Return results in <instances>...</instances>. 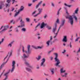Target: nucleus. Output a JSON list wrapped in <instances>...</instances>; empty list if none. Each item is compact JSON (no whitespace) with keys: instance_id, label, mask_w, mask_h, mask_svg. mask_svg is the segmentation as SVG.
<instances>
[{"instance_id":"1","label":"nucleus","mask_w":80,"mask_h":80,"mask_svg":"<svg viewBox=\"0 0 80 80\" xmlns=\"http://www.w3.org/2000/svg\"><path fill=\"white\" fill-rule=\"evenodd\" d=\"M30 45H28V47H27V50H28L27 51H25V48L23 46H22V52L23 53H24V52H25V53H24L23 54V57L24 58H28V55L30 54L31 53V51H30Z\"/></svg>"},{"instance_id":"2","label":"nucleus","mask_w":80,"mask_h":80,"mask_svg":"<svg viewBox=\"0 0 80 80\" xmlns=\"http://www.w3.org/2000/svg\"><path fill=\"white\" fill-rule=\"evenodd\" d=\"M54 55H55L54 60L55 62H56L55 64V66L56 67H60L61 66L59 65L60 63V61L58 58V54L57 53H54Z\"/></svg>"},{"instance_id":"3","label":"nucleus","mask_w":80,"mask_h":80,"mask_svg":"<svg viewBox=\"0 0 80 80\" xmlns=\"http://www.w3.org/2000/svg\"><path fill=\"white\" fill-rule=\"evenodd\" d=\"M12 52H9L7 56L4 58V61H6L5 62H4L2 64H3L4 65L8 62V59H9V58H10V57L12 55Z\"/></svg>"},{"instance_id":"4","label":"nucleus","mask_w":80,"mask_h":80,"mask_svg":"<svg viewBox=\"0 0 80 80\" xmlns=\"http://www.w3.org/2000/svg\"><path fill=\"white\" fill-rule=\"evenodd\" d=\"M57 29V23H55V27L54 28L52 29V32L54 33L55 36H54L53 38H55L57 36V35H58V33L59 31L58 32V30L57 32L55 33V31H56V30Z\"/></svg>"},{"instance_id":"5","label":"nucleus","mask_w":80,"mask_h":80,"mask_svg":"<svg viewBox=\"0 0 80 80\" xmlns=\"http://www.w3.org/2000/svg\"><path fill=\"white\" fill-rule=\"evenodd\" d=\"M60 72L61 75L62 77H67V75H68V73H65V74L64 75H63V74H62V73H65V70H63V68H62L60 70Z\"/></svg>"},{"instance_id":"6","label":"nucleus","mask_w":80,"mask_h":80,"mask_svg":"<svg viewBox=\"0 0 80 80\" xmlns=\"http://www.w3.org/2000/svg\"><path fill=\"white\" fill-rule=\"evenodd\" d=\"M66 18H68L69 19V20L71 25H73V19L72 16H68V17H66Z\"/></svg>"},{"instance_id":"7","label":"nucleus","mask_w":80,"mask_h":80,"mask_svg":"<svg viewBox=\"0 0 80 80\" xmlns=\"http://www.w3.org/2000/svg\"><path fill=\"white\" fill-rule=\"evenodd\" d=\"M15 61H13L12 62V68L11 70H10L11 71V73H12L13 71H14V70H15Z\"/></svg>"},{"instance_id":"8","label":"nucleus","mask_w":80,"mask_h":80,"mask_svg":"<svg viewBox=\"0 0 80 80\" xmlns=\"http://www.w3.org/2000/svg\"><path fill=\"white\" fill-rule=\"evenodd\" d=\"M65 19H63L61 21V25H60L58 29V32L60 30V28H62V26H63L64 25V24H65Z\"/></svg>"},{"instance_id":"9","label":"nucleus","mask_w":80,"mask_h":80,"mask_svg":"<svg viewBox=\"0 0 80 80\" xmlns=\"http://www.w3.org/2000/svg\"><path fill=\"white\" fill-rule=\"evenodd\" d=\"M24 63L27 66H28V67H29V68H33V66L31 65L30 64L28 63V62H27L26 60H24Z\"/></svg>"},{"instance_id":"10","label":"nucleus","mask_w":80,"mask_h":80,"mask_svg":"<svg viewBox=\"0 0 80 80\" xmlns=\"http://www.w3.org/2000/svg\"><path fill=\"white\" fill-rule=\"evenodd\" d=\"M41 61L42 62L40 64V66L41 67H44L45 66V64H44L45 62V58L42 59Z\"/></svg>"},{"instance_id":"11","label":"nucleus","mask_w":80,"mask_h":80,"mask_svg":"<svg viewBox=\"0 0 80 80\" xmlns=\"http://www.w3.org/2000/svg\"><path fill=\"white\" fill-rule=\"evenodd\" d=\"M42 9H41L40 8H38V10L39 12V13H38L37 14L35 15H34V17H37V16L38 15H39V14H40V13H42Z\"/></svg>"},{"instance_id":"12","label":"nucleus","mask_w":80,"mask_h":80,"mask_svg":"<svg viewBox=\"0 0 80 80\" xmlns=\"http://www.w3.org/2000/svg\"><path fill=\"white\" fill-rule=\"evenodd\" d=\"M46 25L47 24H45L44 22H42L41 24L40 28L41 29L43 28H44Z\"/></svg>"},{"instance_id":"13","label":"nucleus","mask_w":80,"mask_h":80,"mask_svg":"<svg viewBox=\"0 0 80 80\" xmlns=\"http://www.w3.org/2000/svg\"><path fill=\"white\" fill-rule=\"evenodd\" d=\"M9 26H6L4 27V28L2 30V32H5L7 30V28H8Z\"/></svg>"},{"instance_id":"14","label":"nucleus","mask_w":80,"mask_h":80,"mask_svg":"<svg viewBox=\"0 0 80 80\" xmlns=\"http://www.w3.org/2000/svg\"><path fill=\"white\" fill-rule=\"evenodd\" d=\"M79 10V8H77L74 11V13H73V15L75 14H78V11Z\"/></svg>"},{"instance_id":"15","label":"nucleus","mask_w":80,"mask_h":80,"mask_svg":"<svg viewBox=\"0 0 80 80\" xmlns=\"http://www.w3.org/2000/svg\"><path fill=\"white\" fill-rule=\"evenodd\" d=\"M32 48H35V49H41V48H42V47L40 46H38L37 47H36L35 46L32 45Z\"/></svg>"},{"instance_id":"16","label":"nucleus","mask_w":80,"mask_h":80,"mask_svg":"<svg viewBox=\"0 0 80 80\" xmlns=\"http://www.w3.org/2000/svg\"><path fill=\"white\" fill-rule=\"evenodd\" d=\"M22 17H19L18 18L17 20H16V21L17 22H18V21H19V20H20V22H22Z\"/></svg>"},{"instance_id":"17","label":"nucleus","mask_w":80,"mask_h":80,"mask_svg":"<svg viewBox=\"0 0 80 80\" xmlns=\"http://www.w3.org/2000/svg\"><path fill=\"white\" fill-rule=\"evenodd\" d=\"M62 42H67V36H65L64 37L62 40Z\"/></svg>"},{"instance_id":"18","label":"nucleus","mask_w":80,"mask_h":80,"mask_svg":"<svg viewBox=\"0 0 80 80\" xmlns=\"http://www.w3.org/2000/svg\"><path fill=\"white\" fill-rule=\"evenodd\" d=\"M42 3V1H41L39 2L38 4H37L36 6V8H38L39 7V6Z\"/></svg>"},{"instance_id":"19","label":"nucleus","mask_w":80,"mask_h":80,"mask_svg":"<svg viewBox=\"0 0 80 80\" xmlns=\"http://www.w3.org/2000/svg\"><path fill=\"white\" fill-rule=\"evenodd\" d=\"M4 4H3V2H1L0 5V9H1L2 8V7H4Z\"/></svg>"},{"instance_id":"20","label":"nucleus","mask_w":80,"mask_h":80,"mask_svg":"<svg viewBox=\"0 0 80 80\" xmlns=\"http://www.w3.org/2000/svg\"><path fill=\"white\" fill-rule=\"evenodd\" d=\"M10 6V4L8 3H6L5 4V7H6V8H9Z\"/></svg>"},{"instance_id":"21","label":"nucleus","mask_w":80,"mask_h":80,"mask_svg":"<svg viewBox=\"0 0 80 80\" xmlns=\"http://www.w3.org/2000/svg\"><path fill=\"white\" fill-rule=\"evenodd\" d=\"M24 9V7L23 6H22L21 7L20 9L18 10L19 12H22V11H23Z\"/></svg>"},{"instance_id":"22","label":"nucleus","mask_w":80,"mask_h":80,"mask_svg":"<svg viewBox=\"0 0 80 80\" xmlns=\"http://www.w3.org/2000/svg\"><path fill=\"white\" fill-rule=\"evenodd\" d=\"M13 44V42H11L9 43L8 45V47H12V44Z\"/></svg>"},{"instance_id":"23","label":"nucleus","mask_w":80,"mask_h":80,"mask_svg":"<svg viewBox=\"0 0 80 80\" xmlns=\"http://www.w3.org/2000/svg\"><path fill=\"white\" fill-rule=\"evenodd\" d=\"M72 17H73V18L75 19V21L76 22H77V18L75 15H72Z\"/></svg>"},{"instance_id":"24","label":"nucleus","mask_w":80,"mask_h":80,"mask_svg":"<svg viewBox=\"0 0 80 80\" xmlns=\"http://www.w3.org/2000/svg\"><path fill=\"white\" fill-rule=\"evenodd\" d=\"M26 69L27 71H28V72H32V70L30 69V68H25Z\"/></svg>"},{"instance_id":"25","label":"nucleus","mask_w":80,"mask_h":80,"mask_svg":"<svg viewBox=\"0 0 80 80\" xmlns=\"http://www.w3.org/2000/svg\"><path fill=\"white\" fill-rule=\"evenodd\" d=\"M51 72L52 75L54 74V69L52 68L50 70Z\"/></svg>"},{"instance_id":"26","label":"nucleus","mask_w":80,"mask_h":80,"mask_svg":"<svg viewBox=\"0 0 80 80\" xmlns=\"http://www.w3.org/2000/svg\"><path fill=\"white\" fill-rule=\"evenodd\" d=\"M21 27H25V24H24V22L22 21V22H21Z\"/></svg>"},{"instance_id":"27","label":"nucleus","mask_w":80,"mask_h":80,"mask_svg":"<svg viewBox=\"0 0 80 80\" xmlns=\"http://www.w3.org/2000/svg\"><path fill=\"white\" fill-rule=\"evenodd\" d=\"M50 42H51V41H49V40H48L46 44H47V46L48 47V46H49V45H50Z\"/></svg>"},{"instance_id":"28","label":"nucleus","mask_w":80,"mask_h":80,"mask_svg":"<svg viewBox=\"0 0 80 80\" xmlns=\"http://www.w3.org/2000/svg\"><path fill=\"white\" fill-rule=\"evenodd\" d=\"M65 10L66 11V13L68 14V11H67V8L66 7H64V8Z\"/></svg>"},{"instance_id":"29","label":"nucleus","mask_w":80,"mask_h":80,"mask_svg":"<svg viewBox=\"0 0 80 80\" xmlns=\"http://www.w3.org/2000/svg\"><path fill=\"white\" fill-rule=\"evenodd\" d=\"M41 56H38V58H36V59H37V60H40V59L41 58Z\"/></svg>"},{"instance_id":"30","label":"nucleus","mask_w":80,"mask_h":80,"mask_svg":"<svg viewBox=\"0 0 80 80\" xmlns=\"http://www.w3.org/2000/svg\"><path fill=\"white\" fill-rule=\"evenodd\" d=\"M64 5H65V6H66V7H68L69 8L71 7H72V5H68L67 4H66V3H64Z\"/></svg>"},{"instance_id":"31","label":"nucleus","mask_w":80,"mask_h":80,"mask_svg":"<svg viewBox=\"0 0 80 80\" xmlns=\"http://www.w3.org/2000/svg\"><path fill=\"white\" fill-rule=\"evenodd\" d=\"M20 12L19 11H18V12H17L15 14V15H14V17H16V16H17L18 14H19V13Z\"/></svg>"},{"instance_id":"32","label":"nucleus","mask_w":80,"mask_h":80,"mask_svg":"<svg viewBox=\"0 0 80 80\" xmlns=\"http://www.w3.org/2000/svg\"><path fill=\"white\" fill-rule=\"evenodd\" d=\"M6 2L7 3L9 4L10 2H11V0H7Z\"/></svg>"},{"instance_id":"33","label":"nucleus","mask_w":80,"mask_h":80,"mask_svg":"<svg viewBox=\"0 0 80 80\" xmlns=\"http://www.w3.org/2000/svg\"><path fill=\"white\" fill-rule=\"evenodd\" d=\"M47 17H48V15H47V14H45L43 16V18H44L45 19V18H47Z\"/></svg>"},{"instance_id":"34","label":"nucleus","mask_w":80,"mask_h":80,"mask_svg":"<svg viewBox=\"0 0 80 80\" xmlns=\"http://www.w3.org/2000/svg\"><path fill=\"white\" fill-rule=\"evenodd\" d=\"M40 25V23H39L36 27H35V31H36V30H37V29H36V28H37V27H38V26H39Z\"/></svg>"},{"instance_id":"35","label":"nucleus","mask_w":80,"mask_h":80,"mask_svg":"<svg viewBox=\"0 0 80 80\" xmlns=\"http://www.w3.org/2000/svg\"><path fill=\"white\" fill-rule=\"evenodd\" d=\"M4 41V39L2 38V41L0 42V45L2 43H3V41Z\"/></svg>"},{"instance_id":"36","label":"nucleus","mask_w":80,"mask_h":80,"mask_svg":"<svg viewBox=\"0 0 80 80\" xmlns=\"http://www.w3.org/2000/svg\"><path fill=\"white\" fill-rule=\"evenodd\" d=\"M15 30L16 32H18L19 31H18V28H15Z\"/></svg>"},{"instance_id":"37","label":"nucleus","mask_w":80,"mask_h":80,"mask_svg":"<svg viewBox=\"0 0 80 80\" xmlns=\"http://www.w3.org/2000/svg\"><path fill=\"white\" fill-rule=\"evenodd\" d=\"M26 21L28 22H30V19L28 18H26Z\"/></svg>"},{"instance_id":"38","label":"nucleus","mask_w":80,"mask_h":80,"mask_svg":"<svg viewBox=\"0 0 80 80\" xmlns=\"http://www.w3.org/2000/svg\"><path fill=\"white\" fill-rule=\"evenodd\" d=\"M21 30L23 32H25V31H26V29H25V28H22L21 29Z\"/></svg>"},{"instance_id":"39","label":"nucleus","mask_w":80,"mask_h":80,"mask_svg":"<svg viewBox=\"0 0 80 80\" xmlns=\"http://www.w3.org/2000/svg\"><path fill=\"white\" fill-rule=\"evenodd\" d=\"M59 22V19H57V20L56 21V24H57V23H58Z\"/></svg>"},{"instance_id":"40","label":"nucleus","mask_w":80,"mask_h":80,"mask_svg":"<svg viewBox=\"0 0 80 80\" xmlns=\"http://www.w3.org/2000/svg\"><path fill=\"white\" fill-rule=\"evenodd\" d=\"M79 38H80V37H78L75 40V42H77V41H78Z\"/></svg>"},{"instance_id":"41","label":"nucleus","mask_w":80,"mask_h":80,"mask_svg":"<svg viewBox=\"0 0 80 80\" xmlns=\"http://www.w3.org/2000/svg\"><path fill=\"white\" fill-rule=\"evenodd\" d=\"M20 51H21V49L20 48L18 49L17 50L18 53H19V52H20Z\"/></svg>"},{"instance_id":"42","label":"nucleus","mask_w":80,"mask_h":80,"mask_svg":"<svg viewBox=\"0 0 80 80\" xmlns=\"http://www.w3.org/2000/svg\"><path fill=\"white\" fill-rule=\"evenodd\" d=\"M52 37L50 36V40H49V41H50L51 42H52Z\"/></svg>"},{"instance_id":"43","label":"nucleus","mask_w":80,"mask_h":80,"mask_svg":"<svg viewBox=\"0 0 80 80\" xmlns=\"http://www.w3.org/2000/svg\"><path fill=\"white\" fill-rule=\"evenodd\" d=\"M59 14H60V11H58L57 13V15H59Z\"/></svg>"},{"instance_id":"44","label":"nucleus","mask_w":80,"mask_h":80,"mask_svg":"<svg viewBox=\"0 0 80 80\" xmlns=\"http://www.w3.org/2000/svg\"><path fill=\"white\" fill-rule=\"evenodd\" d=\"M51 5L53 7H55L54 5V3H53V2H51Z\"/></svg>"},{"instance_id":"45","label":"nucleus","mask_w":80,"mask_h":80,"mask_svg":"<svg viewBox=\"0 0 80 80\" xmlns=\"http://www.w3.org/2000/svg\"><path fill=\"white\" fill-rule=\"evenodd\" d=\"M38 0H32V2L33 3H35L36 1H37Z\"/></svg>"},{"instance_id":"46","label":"nucleus","mask_w":80,"mask_h":80,"mask_svg":"<svg viewBox=\"0 0 80 80\" xmlns=\"http://www.w3.org/2000/svg\"><path fill=\"white\" fill-rule=\"evenodd\" d=\"M70 48H72V42H71L70 43Z\"/></svg>"},{"instance_id":"47","label":"nucleus","mask_w":80,"mask_h":80,"mask_svg":"<svg viewBox=\"0 0 80 80\" xmlns=\"http://www.w3.org/2000/svg\"><path fill=\"white\" fill-rule=\"evenodd\" d=\"M36 19H34V21L35 22V23H37V21H36Z\"/></svg>"},{"instance_id":"48","label":"nucleus","mask_w":80,"mask_h":80,"mask_svg":"<svg viewBox=\"0 0 80 80\" xmlns=\"http://www.w3.org/2000/svg\"><path fill=\"white\" fill-rule=\"evenodd\" d=\"M66 52V50H64L63 52H62V53H65Z\"/></svg>"},{"instance_id":"49","label":"nucleus","mask_w":80,"mask_h":80,"mask_svg":"<svg viewBox=\"0 0 80 80\" xmlns=\"http://www.w3.org/2000/svg\"><path fill=\"white\" fill-rule=\"evenodd\" d=\"M32 4H28V7H30V6H32Z\"/></svg>"},{"instance_id":"50","label":"nucleus","mask_w":80,"mask_h":80,"mask_svg":"<svg viewBox=\"0 0 80 80\" xmlns=\"http://www.w3.org/2000/svg\"><path fill=\"white\" fill-rule=\"evenodd\" d=\"M48 30H50V29H51V27H48Z\"/></svg>"},{"instance_id":"51","label":"nucleus","mask_w":80,"mask_h":80,"mask_svg":"<svg viewBox=\"0 0 80 80\" xmlns=\"http://www.w3.org/2000/svg\"><path fill=\"white\" fill-rule=\"evenodd\" d=\"M45 5H46V4H45V3H44L42 4V6H43V7H45Z\"/></svg>"},{"instance_id":"52","label":"nucleus","mask_w":80,"mask_h":80,"mask_svg":"<svg viewBox=\"0 0 80 80\" xmlns=\"http://www.w3.org/2000/svg\"><path fill=\"white\" fill-rule=\"evenodd\" d=\"M36 68L37 69H39V68H40V67H39V66H38L36 67Z\"/></svg>"},{"instance_id":"53","label":"nucleus","mask_w":80,"mask_h":80,"mask_svg":"<svg viewBox=\"0 0 80 80\" xmlns=\"http://www.w3.org/2000/svg\"><path fill=\"white\" fill-rule=\"evenodd\" d=\"M15 1V0H12V4H13V3H14Z\"/></svg>"},{"instance_id":"54","label":"nucleus","mask_w":80,"mask_h":80,"mask_svg":"<svg viewBox=\"0 0 80 80\" xmlns=\"http://www.w3.org/2000/svg\"><path fill=\"white\" fill-rule=\"evenodd\" d=\"M36 11H35L34 12H32V15H34V14H35V13H36Z\"/></svg>"},{"instance_id":"55","label":"nucleus","mask_w":80,"mask_h":80,"mask_svg":"<svg viewBox=\"0 0 80 80\" xmlns=\"http://www.w3.org/2000/svg\"><path fill=\"white\" fill-rule=\"evenodd\" d=\"M3 28H4V26H2L1 28H0V30H2L3 28Z\"/></svg>"},{"instance_id":"56","label":"nucleus","mask_w":80,"mask_h":80,"mask_svg":"<svg viewBox=\"0 0 80 80\" xmlns=\"http://www.w3.org/2000/svg\"><path fill=\"white\" fill-rule=\"evenodd\" d=\"M13 22V20H12L10 21V23H11L12 22Z\"/></svg>"},{"instance_id":"57","label":"nucleus","mask_w":80,"mask_h":80,"mask_svg":"<svg viewBox=\"0 0 80 80\" xmlns=\"http://www.w3.org/2000/svg\"><path fill=\"white\" fill-rule=\"evenodd\" d=\"M44 75H46V76H48V74H46L45 73H44Z\"/></svg>"},{"instance_id":"58","label":"nucleus","mask_w":80,"mask_h":80,"mask_svg":"<svg viewBox=\"0 0 80 80\" xmlns=\"http://www.w3.org/2000/svg\"><path fill=\"white\" fill-rule=\"evenodd\" d=\"M52 52V51H49L48 52V53H49V54H50V53H51V52Z\"/></svg>"},{"instance_id":"59","label":"nucleus","mask_w":80,"mask_h":80,"mask_svg":"<svg viewBox=\"0 0 80 80\" xmlns=\"http://www.w3.org/2000/svg\"><path fill=\"white\" fill-rule=\"evenodd\" d=\"M14 9H15L14 8H13L11 10V11L12 12H13V11Z\"/></svg>"},{"instance_id":"60","label":"nucleus","mask_w":80,"mask_h":80,"mask_svg":"<svg viewBox=\"0 0 80 80\" xmlns=\"http://www.w3.org/2000/svg\"><path fill=\"white\" fill-rule=\"evenodd\" d=\"M50 59L51 60H53V58L52 57H51Z\"/></svg>"},{"instance_id":"61","label":"nucleus","mask_w":80,"mask_h":80,"mask_svg":"<svg viewBox=\"0 0 80 80\" xmlns=\"http://www.w3.org/2000/svg\"><path fill=\"white\" fill-rule=\"evenodd\" d=\"M80 51L79 50H78L77 51V53H79V52H80Z\"/></svg>"},{"instance_id":"62","label":"nucleus","mask_w":80,"mask_h":80,"mask_svg":"<svg viewBox=\"0 0 80 80\" xmlns=\"http://www.w3.org/2000/svg\"><path fill=\"white\" fill-rule=\"evenodd\" d=\"M62 9V8H60L58 10V11H60V10Z\"/></svg>"},{"instance_id":"63","label":"nucleus","mask_w":80,"mask_h":80,"mask_svg":"<svg viewBox=\"0 0 80 80\" xmlns=\"http://www.w3.org/2000/svg\"><path fill=\"white\" fill-rule=\"evenodd\" d=\"M37 35L38 36L40 35V33H37Z\"/></svg>"},{"instance_id":"64","label":"nucleus","mask_w":80,"mask_h":80,"mask_svg":"<svg viewBox=\"0 0 80 80\" xmlns=\"http://www.w3.org/2000/svg\"><path fill=\"white\" fill-rule=\"evenodd\" d=\"M58 80H61V78H58Z\"/></svg>"}]
</instances>
